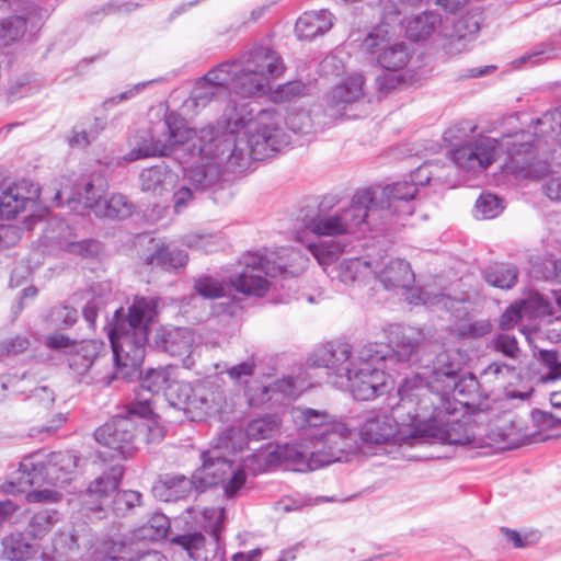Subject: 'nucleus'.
Wrapping results in <instances>:
<instances>
[{
  "instance_id": "16",
  "label": "nucleus",
  "mask_w": 561,
  "mask_h": 561,
  "mask_svg": "<svg viewBox=\"0 0 561 561\" xmlns=\"http://www.w3.org/2000/svg\"><path fill=\"white\" fill-rule=\"evenodd\" d=\"M360 49L370 62L393 72L403 69L413 55L410 46L394 38L383 25L374 27L365 36Z\"/></svg>"
},
{
  "instance_id": "47",
  "label": "nucleus",
  "mask_w": 561,
  "mask_h": 561,
  "mask_svg": "<svg viewBox=\"0 0 561 561\" xmlns=\"http://www.w3.org/2000/svg\"><path fill=\"white\" fill-rule=\"evenodd\" d=\"M195 523L202 528L214 535L218 536L220 525L225 517V511L220 507H201L196 506L188 511Z\"/></svg>"
},
{
  "instance_id": "55",
  "label": "nucleus",
  "mask_w": 561,
  "mask_h": 561,
  "mask_svg": "<svg viewBox=\"0 0 561 561\" xmlns=\"http://www.w3.org/2000/svg\"><path fill=\"white\" fill-rule=\"evenodd\" d=\"M489 347L510 359H517L520 354V348L516 337L508 333L495 334L491 340Z\"/></svg>"
},
{
  "instance_id": "7",
  "label": "nucleus",
  "mask_w": 561,
  "mask_h": 561,
  "mask_svg": "<svg viewBox=\"0 0 561 561\" xmlns=\"http://www.w3.org/2000/svg\"><path fill=\"white\" fill-rule=\"evenodd\" d=\"M387 352L376 343H369L357 351L353 370L342 380L331 381L336 388L350 391L357 400H373L389 389V376L385 373Z\"/></svg>"
},
{
  "instance_id": "29",
  "label": "nucleus",
  "mask_w": 561,
  "mask_h": 561,
  "mask_svg": "<svg viewBox=\"0 0 561 561\" xmlns=\"http://www.w3.org/2000/svg\"><path fill=\"white\" fill-rule=\"evenodd\" d=\"M524 314H530L537 318H551L554 312L553 307L547 299L538 293H534L529 295L527 299L508 307L501 316L499 325L502 330H510Z\"/></svg>"
},
{
  "instance_id": "11",
  "label": "nucleus",
  "mask_w": 561,
  "mask_h": 561,
  "mask_svg": "<svg viewBox=\"0 0 561 561\" xmlns=\"http://www.w3.org/2000/svg\"><path fill=\"white\" fill-rule=\"evenodd\" d=\"M283 255L278 257V262H272L267 256L259 254H249L244 257V267L242 272L231 279L232 286L244 295L263 296L270 288L267 277H275L282 274H291L298 272L293 264L287 265L283 262L285 256L291 262H305L299 251L294 249H284Z\"/></svg>"
},
{
  "instance_id": "13",
  "label": "nucleus",
  "mask_w": 561,
  "mask_h": 561,
  "mask_svg": "<svg viewBox=\"0 0 561 561\" xmlns=\"http://www.w3.org/2000/svg\"><path fill=\"white\" fill-rule=\"evenodd\" d=\"M45 345L66 356L69 370L79 382L91 383L94 378L90 377V371L105 351L103 342L98 340H71L68 335L55 332L45 337Z\"/></svg>"
},
{
  "instance_id": "50",
  "label": "nucleus",
  "mask_w": 561,
  "mask_h": 561,
  "mask_svg": "<svg viewBox=\"0 0 561 561\" xmlns=\"http://www.w3.org/2000/svg\"><path fill=\"white\" fill-rule=\"evenodd\" d=\"M193 287L194 290L205 299L224 297L229 289L224 280L209 275H203L196 278Z\"/></svg>"
},
{
  "instance_id": "15",
  "label": "nucleus",
  "mask_w": 561,
  "mask_h": 561,
  "mask_svg": "<svg viewBox=\"0 0 561 561\" xmlns=\"http://www.w3.org/2000/svg\"><path fill=\"white\" fill-rule=\"evenodd\" d=\"M218 131L213 126L199 130L198 138L187 149L191 151L192 158L197 157L198 161L187 171V178L197 190L214 188L220 184L222 176V169L234 172L227 163L220 158V149L222 146H213L214 154H206L202 152V147L210 144L218 142Z\"/></svg>"
},
{
  "instance_id": "63",
  "label": "nucleus",
  "mask_w": 561,
  "mask_h": 561,
  "mask_svg": "<svg viewBox=\"0 0 561 561\" xmlns=\"http://www.w3.org/2000/svg\"><path fill=\"white\" fill-rule=\"evenodd\" d=\"M539 359L548 368V373L542 377V381L548 382L561 379V359L557 351L540 350Z\"/></svg>"
},
{
  "instance_id": "22",
  "label": "nucleus",
  "mask_w": 561,
  "mask_h": 561,
  "mask_svg": "<svg viewBox=\"0 0 561 561\" xmlns=\"http://www.w3.org/2000/svg\"><path fill=\"white\" fill-rule=\"evenodd\" d=\"M153 137L168 147L164 153L158 157H164L175 153L181 147H185L190 141H196L197 131L190 128L186 122L175 113H169L164 119L152 123Z\"/></svg>"
},
{
  "instance_id": "58",
  "label": "nucleus",
  "mask_w": 561,
  "mask_h": 561,
  "mask_svg": "<svg viewBox=\"0 0 561 561\" xmlns=\"http://www.w3.org/2000/svg\"><path fill=\"white\" fill-rule=\"evenodd\" d=\"M503 209V201L493 194H483L476 202V216L481 219L494 218Z\"/></svg>"
},
{
  "instance_id": "26",
  "label": "nucleus",
  "mask_w": 561,
  "mask_h": 561,
  "mask_svg": "<svg viewBox=\"0 0 561 561\" xmlns=\"http://www.w3.org/2000/svg\"><path fill=\"white\" fill-rule=\"evenodd\" d=\"M390 333L394 335L390 340V346L378 345L387 352V358L382 365L388 367L389 363H411L416 360L423 334L414 329H402L400 325H391Z\"/></svg>"
},
{
  "instance_id": "27",
  "label": "nucleus",
  "mask_w": 561,
  "mask_h": 561,
  "mask_svg": "<svg viewBox=\"0 0 561 561\" xmlns=\"http://www.w3.org/2000/svg\"><path fill=\"white\" fill-rule=\"evenodd\" d=\"M364 98V77L354 73L336 85L325 98V112L331 117L347 116L346 110Z\"/></svg>"
},
{
  "instance_id": "28",
  "label": "nucleus",
  "mask_w": 561,
  "mask_h": 561,
  "mask_svg": "<svg viewBox=\"0 0 561 561\" xmlns=\"http://www.w3.org/2000/svg\"><path fill=\"white\" fill-rule=\"evenodd\" d=\"M141 260L147 266L170 271L184 266L188 257L184 251L171 249L164 241L150 238L141 253Z\"/></svg>"
},
{
  "instance_id": "46",
  "label": "nucleus",
  "mask_w": 561,
  "mask_h": 561,
  "mask_svg": "<svg viewBox=\"0 0 561 561\" xmlns=\"http://www.w3.org/2000/svg\"><path fill=\"white\" fill-rule=\"evenodd\" d=\"M280 428V420L273 414H267L249 422L245 435L249 439H268Z\"/></svg>"
},
{
  "instance_id": "62",
  "label": "nucleus",
  "mask_w": 561,
  "mask_h": 561,
  "mask_svg": "<svg viewBox=\"0 0 561 561\" xmlns=\"http://www.w3.org/2000/svg\"><path fill=\"white\" fill-rule=\"evenodd\" d=\"M27 400L41 411L49 412L54 408L56 393L48 386H38L30 392Z\"/></svg>"
},
{
  "instance_id": "48",
  "label": "nucleus",
  "mask_w": 561,
  "mask_h": 561,
  "mask_svg": "<svg viewBox=\"0 0 561 561\" xmlns=\"http://www.w3.org/2000/svg\"><path fill=\"white\" fill-rule=\"evenodd\" d=\"M26 32V20L12 16L0 20V47L9 46L19 41Z\"/></svg>"
},
{
  "instance_id": "1",
  "label": "nucleus",
  "mask_w": 561,
  "mask_h": 561,
  "mask_svg": "<svg viewBox=\"0 0 561 561\" xmlns=\"http://www.w3.org/2000/svg\"><path fill=\"white\" fill-rule=\"evenodd\" d=\"M249 105L228 106L218 125V142L202 147V152L214 154L213 146L220 147V158L233 171H243L253 161L263 160L282 151L289 145L282 115L271 108L251 115Z\"/></svg>"
},
{
  "instance_id": "38",
  "label": "nucleus",
  "mask_w": 561,
  "mask_h": 561,
  "mask_svg": "<svg viewBox=\"0 0 561 561\" xmlns=\"http://www.w3.org/2000/svg\"><path fill=\"white\" fill-rule=\"evenodd\" d=\"M178 175L164 165H157L144 170L140 173L141 190L162 195L174 188Z\"/></svg>"
},
{
  "instance_id": "8",
  "label": "nucleus",
  "mask_w": 561,
  "mask_h": 561,
  "mask_svg": "<svg viewBox=\"0 0 561 561\" xmlns=\"http://www.w3.org/2000/svg\"><path fill=\"white\" fill-rule=\"evenodd\" d=\"M77 465L78 457L70 451L51 453L46 461L41 454H35L23 458L19 470L12 474L3 489L7 493L16 494L25 492L32 485L64 484Z\"/></svg>"
},
{
  "instance_id": "32",
  "label": "nucleus",
  "mask_w": 561,
  "mask_h": 561,
  "mask_svg": "<svg viewBox=\"0 0 561 561\" xmlns=\"http://www.w3.org/2000/svg\"><path fill=\"white\" fill-rule=\"evenodd\" d=\"M273 455L275 459L280 462H286L291 466L293 470L299 472L313 471L320 466H316V451L313 446H306L304 443L285 444L277 446Z\"/></svg>"
},
{
  "instance_id": "41",
  "label": "nucleus",
  "mask_w": 561,
  "mask_h": 561,
  "mask_svg": "<svg viewBox=\"0 0 561 561\" xmlns=\"http://www.w3.org/2000/svg\"><path fill=\"white\" fill-rule=\"evenodd\" d=\"M374 268L371 262L355 257L341 262L329 275L345 285H351L366 279L374 274Z\"/></svg>"
},
{
  "instance_id": "19",
  "label": "nucleus",
  "mask_w": 561,
  "mask_h": 561,
  "mask_svg": "<svg viewBox=\"0 0 561 561\" xmlns=\"http://www.w3.org/2000/svg\"><path fill=\"white\" fill-rule=\"evenodd\" d=\"M497 146L495 138L484 137L455 148L449 157L460 172L473 176L484 172L493 163Z\"/></svg>"
},
{
  "instance_id": "35",
  "label": "nucleus",
  "mask_w": 561,
  "mask_h": 561,
  "mask_svg": "<svg viewBox=\"0 0 561 561\" xmlns=\"http://www.w3.org/2000/svg\"><path fill=\"white\" fill-rule=\"evenodd\" d=\"M153 135L152 124L149 127L136 130L128 138L130 151L127 153L126 159L135 161L148 157H158L159 153H164L168 147L156 139Z\"/></svg>"
},
{
  "instance_id": "23",
  "label": "nucleus",
  "mask_w": 561,
  "mask_h": 561,
  "mask_svg": "<svg viewBox=\"0 0 561 561\" xmlns=\"http://www.w3.org/2000/svg\"><path fill=\"white\" fill-rule=\"evenodd\" d=\"M316 367H324L331 371L334 377L332 381L346 378L353 370V363L357 362V354L352 355L351 345L344 342H329L318 350L309 358Z\"/></svg>"
},
{
  "instance_id": "61",
  "label": "nucleus",
  "mask_w": 561,
  "mask_h": 561,
  "mask_svg": "<svg viewBox=\"0 0 561 561\" xmlns=\"http://www.w3.org/2000/svg\"><path fill=\"white\" fill-rule=\"evenodd\" d=\"M185 244L188 248H193L205 253H210L216 251L219 247L222 245V239L217 234H188L184 240Z\"/></svg>"
},
{
  "instance_id": "33",
  "label": "nucleus",
  "mask_w": 561,
  "mask_h": 561,
  "mask_svg": "<svg viewBox=\"0 0 561 561\" xmlns=\"http://www.w3.org/2000/svg\"><path fill=\"white\" fill-rule=\"evenodd\" d=\"M79 545L77 538L66 531H57L50 543L42 547L35 561H77Z\"/></svg>"
},
{
  "instance_id": "51",
  "label": "nucleus",
  "mask_w": 561,
  "mask_h": 561,
  "mask_svg": "<svg viewBox=\"0 0 561 561\" xmlns=\"http://www.w3.org/2000/svg\"><path fill=\"white\" fill-rule=\"evenodd\" d=\"M534 134L537 137L554 138L561 135V106L545 113L536 121Z\"/></svg>"
},
{
  "instance_id": "40",
  "label": "nucleus",
  "mask_w": 561,
  "mask_h": 561,
  "mask_svg": "<svg viewBox=\"0 0 561 561\" xmlns=\"http://www.w3.org/2000/svg\"><path fill=\"white\" fill-rule=\"evenodd\" d=\"M85 203L98 217L123 219L128 217L133 211V204L122 194H113L104 199L87 197Z\"/></svg>"
},
{
  "instance_id": "53",
  "label": "nucleus",
  "mask_w": 561,
  "mask_h": 561,
  "mask_svg": "<svg viewBox=\"0 0 561 561\" xmlns=\"http://www.w3.org/2000/svg\"><path fill=\"white\" fill-rule=\"evenodd\" d=\"M125 546L122 541H115L113 539H103L98 541L93 547L91 553L92 561H126L121 558L119 554L123 552Z\"/></svg>"
},
{
  "instance_id": "42",
  "label": "nucleus",
  "mask_w": 561,
  "mask_h": 561,
  "mask_svg": "<svg viewBox=\"0 0 561 561\" xmlns=\"http://www.w3.org/2000/svg\"><path fill=\"white\" fill-rule=\"evenodd\" d=\"M443 22L444 16L440 14L433 11L424 12L408 22L405 33L412 41L425 39L433 33L438 36V31Z\"/></svg>"
},
{
  "instance_id": "2",
  "label": "nucleus",
  "mask_w": 561,
  "mask_h": 561,
  "mask_svg": "<svg viewBox=\"0 0 561 561\" xmlns=\"http://www.w3.org/2000/svg\"><path fill=\"white\" fill-rule=\"evenodd\" d=\"M284 64L268 47L257 46L239 58L224 61L199 79L184 107L193 112L210 101L228 95V91L244 96H262L271 91V82L283 75Z\"/></svg>"
},
{
  "instance_id": "20",
  "label": "nucleus",
  "mask_w": 561,
  "mask_h": 561,
  "mask_svg": "<svg viewBox=\"0 0 561 561\" xmlns=\"http://www.w3.org/2000/svg\"><path fill=\"white\" fill-rule=\"evenodd\" d=\"M518 376L515 366L508 365L503 362H492L488 365L478 377L471 376L485 397L494 396L496 399H515L525 400L530 396V392L510 391L507 387Z\"/></svg>"
},
{
  "instance_id": "10",
  "label": "nucleus",
  "mask_w": 561,
  "mask_h": 561,
  "mask_svg": "<svg viewBox=\"0 0 561 561\" xmlns=\"http://www.w3.org/2000/svg\"><path fill=\"white\" fill-rule=\"evenodd\" d=\"M153 415L151 400L145 398L138 402L130 403L126 415H116L110 422L96 428L95 440L112 450L110 457L128 458L134 455V439L139 424L136 416L147 419Z\"/></svg>"
},
{
  "instance_id": "52",
  "label": "nucleus",
  "mask_w": 561,
  "mask_h": 561,
  "mask_svg": "<svg viewBox=\"0 0 561 561\" xmlns=\"http://www.w3.org/2000/svg\"><path fill=\"white\" fill-rule=\"evenodd\" d=\"M484 278L486 283L494 287L507 289L516 284L517 271L513 266L501 264L489 268L484 274Z\"/></svg>"
},
{
  "instance_id": "45",
  "label": "nucleus",
  "mask_w": 561,
  "mask_h": 561,
  "mask_svg": "<svg viewBox=\"0 0 561 561\" xmlns=\"http://www.w3.org/2000/svg\"><path fill=\"white\" fill-rule=\"evenodd\" d=\"M174 380V368L172 366L150 369L141 380V387L151 393L158 394L163 392L165 397Z\"/></svg>"
},
{
  "instance_id": "31",
  "label": "nucleus",
  "mask_w": 561,
  "mask_h": 561,
  "mask_svg": "<svg viewBox=\"0 0 561 561\" xmlns=\"http://www.w3.org/2000/svg\"><path fill=\"white\" fill-rule=\"evenodd\" d=\"M516 168L525 173L526 176L543 179L542 193L551 201L561 202V174L547 160H534L519 164L517 158H514Z\"/></svg>"
},
{
  "instance_id": "57",
  "label": "nucleus",
  "mask_w": 561,
  "mask_h": 561,
  "mask_svg": "<svg viewBox=\"0 0 561 561\" xmlns=\"http://www.w3.org/2000/svg\"><path fill=\"white\" fill-rule=\"evenodd\" d=\"M477 129L471 121H460L449 126L444 133V139L456 148L467 141Z\"/></svg>"
},
{
  "instance_id": "60",
  "label": "nucleus",
  "mask_w": 561,
  "mask_h": 561,
  "mask_svg": "<svg viewBox=\"0 0 561 561\" xmlns=\"http://www.w3.org/2000/svg\"><path fill=\"white\" fill-rule=\"evenodd\" d=\"M87 197H92L94 199H104L103 190L101 185L96 186L92 182H88L83 186V191L78 194L77 198H71L68 201L70 207L79 213L84 214L87 209L91 210V207L85 203Z\"/></svg>"
},
{
  "instance_id": "5",
  "label": "nucleus",
  "mask_w": 561,
  "mask_h": 561,
  "mask_svg": "<svg viewBox=\"0 0 561 561\" xmlns=\"http://www.w3.org/2000/svg\"><path fill=\"white\" fill-rule=\"evenodd\" d=\"M293 419L316 451V466L340 462L357 450V433L325 410L294 408Z\"/></svg>"
},
{
  "instance_id": "54",
  "label": "nucleus",
  "mask_w": 561,
  "mask_h": 561,
  "mask_svg": "<svg viewBox=\"0 0 561 561\" xmlns=\"http://www.w3.org/2000/svg\"><path fill=\"white\" fill-rule=\"evenodd\" d=\"M306 92L307 87L302 81H290L271 91L270 99L274 103L291 102L306 95Z\"/></svg>"
},
{
  "instance_id": "30",
  "label": "nucleus",
  "mask_w": 561,
  "mask_h": 561,
  "mask_svg": "<svg viewBox=\"0 0 561 561\" xmlns=\"http://www.w3.org/2000/svg\"><path fill=\"white\" fill-rule=\"evenodd\" d=\"M156 343L171 356L182 358L184 366L192 365L191 355L195 343V334L192 330L185 328L163 330Z\"/></svg>"
},
{
  "instance_id": "34",
  "label": "nucleus",
  "mask_w": 561,
  "mask_h": 561,
  "mask_svg": "<svg viewBox=\"0 0 561 561\" xmlns=\"http://www.w3.org/2000/svg\"><path fill=\"white\" fill-rule=\"evenodd\" d=\"M199 490L194 476L187 479L181 474H167L153 485V494L164 502L178 501L186 497L193 489Z\"/></svg>"
},
{
  "instance_id": "56",
  "label": "nucleus",
  "mask_w": 561,
  "mask_h": 561,
  "mask_svg": "<svg viewBox=\"0 0 561 561\" xmlns=\"http://www.w3.org/2000/svg\"><path fill=\"white\" fill-rule=\"evenodd\" d=\"M311 253L318 260L319 264L324 268L334 262L340 254L344 251V245L341 242H320L317 244H311L310 247Z\"/></svg>"
},
{
  "instance_id": "12",
  "label": "nucleus",
  "mask_w": 561,
  "mask_h": 561,
  "mask_svg": "<svg viewBox=\"0 0 561 561\" xmlns=\"http://www.w3.org/2000/svg\"><path fill=\"white\" fill-rule=\"evenodd\" d=\"M165 399L174 409L182 410L192 421L202 419L211 410L222 408L225 391L213 380H202L195 385L185 381H172Z\"/></svg>"
},
{
  "instance_id": "44",
  "label": "nucleus",
  "mask_w": 561,
  "mask_h": 561,
  "mask_svg": "<svg viewBox=\"0 0 561 561\" xmlns=\"http://www.w3.org/2000/svg\"><path fill=\"white\" fill-rule=\"evenodd\" d=\"M60 515L55 510H41L35 512L26 525V534L33 539H43L59 522Z\"/></svg>"
},
{
  "instance_id": "6",
  "label": "nucleus",
  "mask_w": 561,
  "mask_h": 561,
  "mask_svg": "<svg viewBox=\"0 0 561 561\" xmlns=\"http://www.w3.org/2000/svg\"><path fill=\"white\" fill-rule=\"evenodd\" d=\"M241 436L239 428H230L220 436L218 444L203 454V465L194 472L201 489L221 485L225 495L234 497L244 485L247 476L243 467L226 457V451H241L247 445L236 439Z\"/></svg>"
},
{
  "instance_id": "59",
  "label": "nucleus",
  "mask_w": 561,
  "mask_h": 561,
  "mask_svg": "<svg viewBox=\"0 0 561 561\" xmlns=\"http://www.w3.org/2000/svg\"><path fill=\"white\" fill-rule=\"evenodd\" d=\"M557 259L549 254L538 256L531 261L530 274L535 278H542L546 280H556Z\"/></svg>"
},
{
  "instance_id": "24",
  "label": "nucleus",
  "mask_w": 561,
  "mask_h": 561,
  "mask_svg": "<svg viewBox=\"0 0 561 561\" xmlns=\"http://www.w3.org/2000/svg\"><path fill=\"white\" fill-rule=\"evenodd\" d=\"M123 476L124 467L119 463H115L102 476L95 478L82 495V508L91 513L105 511L107 500L116 492Z\"/></svg>"
},
{
  "instance_id": "9",
  "label": "nucleus",
  "mask_w": 561,
  "mask_h": 561,
  "mask_svg": "<svg viewBox=\"0 0 561 561\" xmlns=\"http://www.w3.org/2000/svg\"><path fill=\"white\" fill-rule=\"evenodd\" d=\"M369 194L357 191L347 207L330 214H317L308 222V229L317 236L335 237L376 227L370 217Z\"/></svg>"
},
{
  "instance_id": "14",
  "label": "nucleus",
  "mask_w": 561,
  "mask_h": 561,
  "mask_svg": "<svg viewBox=\"0 0 561 561\" xmlns=\"http://www.w3.org/2000/svg\"><path fill=\"white\" fill-rule=\"evenodd\" d=\"M374 274L386 289L401 290L410 305H443L447 307L450 302V299L443 294H432L427 289L413 287L414 273L410 263L402 259H390L380 270L376 265Z\"/></svg>"
},
{
  "instance_id": "4",
  "label": "nucleus",
  "mask_w": 561,
  "mask_h": 561,
  "mask_svg": "<svg viewBox=\"0 0 561 561\" xmlns=\"http://www.w3.org/2000/svg\"><path fill=\"white\" fill-rule=\"evenodd\" d=\"M156 313L157 300L146 297L135 298L127 313L122 308L114 312L108 323V337L116 371L105 385L114 378H128L137 373L146 355L149 325Z\"/></svg>"
},
{
  "instance_id": "64",
  "label": "nucleus",
  "mask_w": 561,
  "mask_h": 561,
  "mask_svg": "<svg viewBox=\"0 0 561 561\" xmlns=\"http://www.w3.org/2000/svg\"><path fill=\"white\" fill-rule=\"evenodd\" d=\"M67 140L69 146L72 148H85L95 139L93 137V133H91V130L88 129V126L80 121L73 126Z\"/></svg>"
},
{
  "instance_id": "39",
  "label": "nucleus",
  "mask_w": 561,
  "mask_h": 561,
  "mask_svg": "<svg viewBox=\"0 0 561 561\" xmlns=\"http://www.w3.org/2000/svg\"><path fill=\"white\" fill-rule=\"evenodd\" d=\"M32 199L33 196L26 190L25 182L9 186L0 195V216L3 219L14 218Z\"/></svg>"
},
{
  "instance_id": "3",
  "label": "nucleus",
  "mask_w": 561,
  "mask_h": 561,
  "mask_svg": "<svg viewBox=\"0 0 561 561\" xmlns=\"http://www.w3.org/2000/svg\"><path fill=\"white\" fill-rule=\"evenodd\" d=\"M398 396L393 417L398 424L408 426L414 439L450 445L472 443L473 435L463 423L448 421L455 411L448 397L430 392L419 376L407 377Z\"/></svg>"
},
{
  "instance_id": "43",
  "label": "nucleus",
  "mask_w": 561,
  "mask_h": 561,
  "mask_svg": "<svg viewBox=\"0 0 561 561\" xmlns=\"http://www.w3.org/2000/svg\"><path fill=\"white\" fill-rule=\"evenodd\" d=\"M170 542L184 550L193 561H208V551L206 549V538L202 533H188L174 536Z\"/></svg>"
},
{
  "instance_id": "49",
  "label": "nucleus",
  "mask_w": 561,
  "mask_h": 561,
  "mask_svg": "<svg viewBox=\"0 0 561 561\" xmlns=\"http://www.w3.org/2000/svg\"><path fill=\"white\" fill-rule=\"evenodd\" d=\"M141 493L134 490H123L115 493L107 505L116 516H126L135 507L141 505Z\"/></svg>"
},
{
  "instance_id": "21",
  "label": "nucleus",
  "mask_w": 561,
  "mask_h": 561,
  "mask_svg": "<svg viewBox=\"0 0 561 561\" xmlns=\"http://www.w3.org/2000/svg\"><path fill=\"white\" fill-rule=\"evenodd\" d=\"M481 15L468 13L460 18L446 14L440 24L438 36L445 39L444 48L451 54H459L466 49L467 44L474 39L480 31Z\"/></svg>"
},
{
  "instance_id": "37",
  "label": "nucleus",
  "mask_w": 561,
  "mask_h": 561,
  "mask_svg": "<svg viewBox=\"0 0 561 561\" xmlns=\"http://www.w3.org/2000/svg\"><path fill=\"white\" fill-rule=\"evenodd\" d=\"M1 546L2 558L8 561H35L41 550V545L31 542L20 531L3 537Z\"/></svg>"
},
{
  "instance_id": "18",
  "label": "nucleus",
  "mask_w": 561,
  "mask_h": 561,
  "mask_svg": "<svg viewBox=\"0 0 561 561\" xmlns=\"http://www.w3.org/2000/svg\"><path fill=\"white\" fill-rule=\"evenodd\" d=\"M362 193H370V217L376 226L399 211V204L413 199L417 188L409 181H400L383 187L376 186L362 190Z\"/></svg>"
},
{
  "instance_id": "25",
  "label": "nucleus",
  "mask_w": 561,
  "mask_h": 561,
  "mask_svg": "<svg viewBox=\"0 0 561 561\" xmlns=\"http://www.w3.org/2000/svg\"><path fill=\"white\" fill-rule=\"evenodd\" d=\"M391 408V415L385 413H370L360 427L359 435L364 442L373 444H385L390 439L403 440L414 439L409 435L408 426L400 425L393 417V408Z\"/></svg>"
},
{
  "instance_id": "36",
  "label": "nucleus",
  "mask_w": 561,
  "mask_h": 561,
  "mask_svg": "<svg viewBox=\"0 0 561 561\" xmlns=\"http://www.w3.org/2000/svg\"><path fill=\"white\" fill-rule=\"evenodd\" d=\"M333 26V15L328 10L305 12L296 22L295 32L299 39L311 41L322 36Z\"/></svg>"
},
{
  "instance_id": "17",
  "label": "nucleus",
  "mask_w": 561,
  "mask_h": 561,
  "mask_svg": "<svg viewBox=\"0 0 561 561\" xmlns=\"http://www.w3.org/2000/svg\"><path fill=\"white\" fill-rule=\"evenodd\" d=\"M461 371L460 354L457 351H443L435 357L431 368L419 376L432 393L447 397L449 393L461 392L459 373Z\"/></svg>"
}]
</instances>
